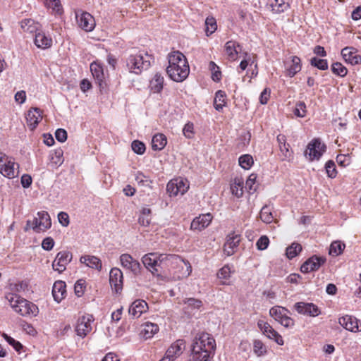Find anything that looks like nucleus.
Wrapping results in <instances>:
<instances>
[{
    "label": "nucleus",
    "mask_w": 361,
    "mask_h": 361,
    "mask_svg": "<svg viewBox=\"0 0 361 361\" xmlns=\"http://www.w3.org/2000/svg\"><path fill=\"white\" fill-rule=\"evenodd\" d=\"M169 66L166 73L175 82L185 80L190 73V68L186 57L179 51H173L168 55Z\"/></svg>",
    "instance_id": "nucleus-1"
},
{
    "label": "nucleus",
    "mask_w": 361,
    "mask_h": 361,
    "mask_svg": "<svg viewBox=\"0 0 361 361\" xmlns=\"http://www.w3.org/2000/svg\"><path fill=\"white\" fill-rule=\"evenodd\" d=\"M179 257L171 254H158L150 252L145 254L142 257V262L145 267L152 273L153 276H161L160 269L163 265H168V262L178 260Z\"/></svg>",
    "instance_id": "nucleus-2"
},
{
    "label": "nucleus",
    "mask_w": 361,
    "mask_h": 361,
    "mask_svg": "<svg viewBox=\"0 0 361 361\" xmlns=\"http://www.w3.org/2000/svg\"><path fill=\"white\" fill-rule=\"evenodd\" d=\"M153 59L151 55L144 52L134 51L126 59V66L131 73L140 74L142 71L147 70Z\"/></svg>",
    "instance_id": "nucleus-3"
},
{
    "label": "nucleus",
    "mask_w": 361,
    "mask_h": 361,
    "mask_svg": "<svg viewBox=\"0 0 361 361\" xmlns=\"http://www.w3.org/2000/svg\"><path fill=\"white\" fill-rule=\"evenodd\" d=\"M6 298L9 302L13 310L21 316L36 315L38 312V307L34 303L16 294L8 293L6 295Z\"/></svg>",
    "instance_id": "nucleus-4"
},
{
    "label": "nucleus",
    "mask_w": 361,
    "mask_h": 361,
    "mask_svg": "<svg viewBox=\"0 0 361 361\" xmlns=\"http://www.w3.org/2000/svg\"><path fill=\"white\" fill-rule=\"evenodd\" d=\"M288 309L281 306H274L269 310V314L276 322L286 328H291L294 326V320L287 315Z\"/></svg>",
    "instance_id": "nucleus-5"
},
{
    "label": "nucleus",
    "mask_w": 361,
    "mask_h": 361,
    "mask_svg": "<svg viewBox=\"0 0 361 361\" xmlns=\"http://www.w3.org/2000/svg\"><path fill=\"white\" fill-rule=\"evenodd\" d=\"M38 217L32 219V229L36 232L45 231L51 226V221L47 212L42 211L37 213Z\"/></svg>",
    "instance_id": "nucleus-6"
},
{
    "label": "nucleus",
    "mask_w": 361,
    "mask_h": 361,
    "mask_svg": "<svg viewBox=\"0 0 361 361\" xmlns=\"http://www.w3.org/2000/svg\"><path fill=\"white\" fill-rule=\"evenodd\" d=\"M94 321L93 316L87 314L78 318L75 331L81 338L85 337L92 331V323Z\"/></svg>",
    "instance_id": "nucleus-7"
},
{
    "label": "nucleus",
    "mask_w": 361,
    "mask_h": 361,
    "mask_svg": "<svg viewBox=\"0 0 361 361\" xmlns=\"http://www.w3.org/2000/svg\"><path fill=\"white\" fill-rule=\"evenodd\" d=\"M325 145L322 144L319 139H314L308 144L305 155H308L310 161L319 159L325 152Z\"/></svg>",
    "instance_id": "nucleus-8"
},
{
    "label": "nucleus",
    "mask_w": 361,
    "mask_h": 361,
    "mask_svg": "<svg viewBox=\"0 0 361 361\" xmlns=\"http://www.w3.org/2000/svg\"><path fill=\"white\" fill-rule=\"evenodd\" d=\"M120 262L122 267L129 269L133 275L138 276L141 274L142 267L140 263L134 259L129 254L125 253L120 256Z\"/></svg>",
    "instance_id": "nucleus-9"
},
{
    "label": "nucleus",
    "mask_w": 361,
    "mask_h": 361,
    "mask_svg": "<svg viewBox=\"0 0 361 361\" xmlns=\"http://www.w3.org/2000/svg\"><path fill=\"white\" fill-rule=\"evenodd\" d=\"M72 257V254L68 251L59 252L52 263L53 269L59 273L63 272L66 270V265L71 262Z\"/></svg>",
    "instance_id": "nucleus-10"
},
{
    "label": "nucleus",
    "mask_w": 361,
    "mask_h": 361,
    "mask_svg": "<svg viewBox=\"0 0 361 361\" xmlns=\"http://www.w3.org/2000/svg\"><path fill=\"white\" fill-rule=\"evenodd\" d=\"M326 262V258L314 255L307 259L301 266L300 271L302 273H309L318 270Z\"/></svg>",
    "instance_id": "nucleus-11"
},
{
    "label": "nucleus",
    "mask_w": 361,
    "mask_h": 361,
    "mask_svg": "<svg viewBox=\"0 0 361 361\" xmlns=\"http://www.w3.org/2000/svg\"><path fill=\"white\" fill-rule=\"evenodd\" d=\"M294 308L299 314L310 317H316L321 313L318 307L313 303L298 302L294 305Z\"/></svg>",
    "instance_id": "nucleus-12"
},
{
    "label": "nucleus",
    "mask_w": 361,
    "mask_h": 361,
    "mask_svg": "<svg viewBox=\"0 0 361 361\" xmlns=\"http://www.w3.org/2000/svg\"><path fill=\"white\" fill-rule=\"evenodd\" d=\"M109 283L112 290L119 293L123 289V273L118 268H112L109 273Z\"/></svg>",
    "instance_id": "nucleus-13"
},
{
    "label": "nucleus",
    "mask_w": 361,
    "mask_h": 361,
    "mask_svg": "<svg viewBox=\"0 0 361 361\" xmlns=\"http://www.w3.org/2000/svg\"><path fill=\"white\" fill-rule=\"evenodd\" d=\"M240 241V236L238 234L231 233L227 235L226 242L224 245V251L228 255L231 256L235 252Z\"/></svg>",
    "instance_id": "nucleus-14"
},
{
    "label": "nucleus",
    "mask_w": 361,
    "mask_h": 361,
    "mask_svg": "<svg viewBox=\"0 0 361 361\" xmlns=\"http://www.w3.org/2000/svg\"><path fill=\"white\" fill-rule=\"evenodd\" d=\"M42 111L39 108L33 107L28 110L26 114L27 125L30 130L36 128L39 122L42 120Z\"/></svg>",
    "instance_id": "nucleus-15"
},
{
    "label": "nucleus",
    "mask_w": 361,
    "mask_h": 361,
    "mask_svg": "<svg viewBox=\"0 0 361 361\" xmlns=\"http://www.w3.org/2000/svg\"><path fill=\"white\" fill-rule=\"evenodd\" d=\"M212 219V216L209 213L201 214L192 220L190 228L194 231H200L210 224Z\"/></svg>",
    "instance_id": "nucleus-16"
},
{
    "label": "nucleus",
    "mask_w": 361,
    "mask_h": 361,
    "mask_svg": "<svg viewBox=\"0 0 361 361\" xmlns=\"http://www.w3.org/2000/svg\"><path fill=\"white\" fill-rule=\"evenodd\" d=\"M357 52L356 49L346 47L341 50V55L346 62L352 65H357L361 63V56Z\"/></svg>",
    "instance_id": "nucleus-17"
},
{
    "label": "nucleus",
    "mask_w": 361,
    "mask_h": 361,
    "mask_svg": "<svg viewBox=\"0 0 361 361\" xmlns=\"http://www.w3.org/2000/svg\"><path fill=\"white\" fill-rule=\"evenodd\" d=\"M90 70L93 77L97 80V82L101 90L105 89L107 86L104 78L102 67L96 63L90 65Z\"/></svg>",
    "instance_id": "nucleus-18"
},
{
    "label": "nucleus",
    "mask_w": 361,
    "mask_h": 361,
    "mask_svg": "<svg viewBox=\"0 0 361 361\" xmlns=\"http://www.w3.org/2000/svg\"><path fill=\"white\" fill-rule=\"evenodd\" d=\"M338 323L346 330L352 332L359 331L357 320L350 315H345L338 319Z\"/></svg>",
    "instance_id": "nucleus-19"
},
{
    "label": "nucleus",
    "mask_w": 361,
    "mask_h": 361,
    "mask_svg": "<svg viewBox=\"0 0 361 361\" xmlns=\"http://www.w3.org/2000/svg\"><path fill=\"white\" fill-rule=\"evenodd\" d=\"M78 23L82 30L90 32L94 27V19L89 13H82L78 19Z\"/></svg>",
    "instance_id": "nucleus-20"
},
{
    "label": "nucleus",
    "mask_w": 361,
    "mask_h": 361,
    "mask_svg": "<svg viewBox=\"0 0 361 361\" xmlns=\"http://www.w3.org/2000/svg\"><path fill=\"white\" fill-rule=\"evenodd\" d=\"M66 284L64 281H57L52 287V295L56 302L59 303L66 296Z\"/></svg>",
    "instance_id": "nucleus-21"
},
{
    "label": "nucleus",
    "mask_w": 361,
    "mask_h": 361,
    "mask_svg": "<svg viewBox=\"0 0 361 361\" xmlns=\"http://www.w3.org/2000/svg\"><path fill=\"white\" fill-rule=\"evenodd\" d=\"M148 309L147 303L143 300L134 301L129 308V314L134 317H139Z\"/></svg>",
    "instance_id": "nucleus-22"
},
{
    "label": "nucleus",
    "mask_w": 361,
    "mask_h": 361,
    "mask_svg": "<svg viewBox=\"0 0 361 361\" xmlns=\"http://www.w3.org/2000/svg\"><path fill=\"white\" fill-rule=\"evenodd\" d=\"M185 348V342L183 340H178L168 348L165 355L172 361L175 357L179 356Z\"/></svg>",
    "instance_id": "nucleus-23"
},
{
    "label": "nucleus",
    "mask_w": 361,
    "mask_h": 361,
    "mask_svg": "<svg viewBox=\"0 0 361 361\" xmlns=\"http://www.w3.org/2000/svg\"><path fill=\"white\" fill-rule=\"evenodd\" d=\"M12 164H6L3 170H0V173L8 178H14L19 175V165L16 163L14 158L11 157Z\"/></svg>",
    "instance_id": "nucleus-24"
},
{
    "label": "nucleus",
    "mask_w": 361,
    "mask_h": 361,
    "mask_svg": "<svg viewBox=\"0 0 361 361\" xmlns=\"http://www.w3.org/2000/svg\"><path fill=\"white\" fill-rule=\"evenodd\" d=\"M268 5L275 13H283L290 7L288 0H268Z\"/></svg>",
    "instance_id": "nucleus-25"
},
{
    "label": "nucleus",
    "mask_w": 361,
    "mask_h": 361,
    "mask_svg": "<svg viewBox=\"0 0 361 361\" xmlns=\"http://www.w3.org/2000/svg\"><path fill=\"white\" fill-rule=\"evenodd\" d=\"M35 44L41 49H47L52 45V39L43 32H35Z\"/></svg>",
    "instance_id": "nucleus-26"
},
{
    "label": "nucleus",
    "mask_w": 361,
    "mask_h": 361,
    "mask_svg": "<svg viewBox=\"0 0 361 361\" xmlns=\"http://www.w3.org/2000/svg\"><path fill=\"white\" fill-rule=\"evenodd\" d=\"M80 262L85 264L90 268L95 269L98 271H100L102 268V261L96 256H82L80 259Z\"/></svg>",
    "instance_id": "nucleus-27"
},
{
    "label": "nucleus",
    "mask_w": 361,
    "mask_h": 361,
    "mask_svg": "<svg viewBox=\"0 0 361 361\" xmlns=\"http://www.w3.org/2000/svg\"><path fill=\"white\" fill-rule=\"evenodd\" d=\"M279 149L284 159L290 158L292 152L290 151V145L286 142V137L284 135L280 134L276 137Z\"/></svg>",
    "instance_id": "nucleus-28"
},
{
    "label": "nucleus",
    "mask_w": 361,
    "mask_h": 361,
    "mask_svg": "<svg viewBox=\"0 0 361 361\" xmlns=\"http://www.w3.org/2000/svg\"><path fill=\"white\" fill-rule=\"evenodd\" d=\"M301 68L300 59L296 56H292L290 65L286 68V75L292 78L301 71Z\"/></svg>",
    "instance_id": "nucleus-29"
},
{
    "label": "nucleus",
    "mask_w": 361,
    "mask_h": 361,
    "mask_svg": "<svg viewBox=\"0 0 361 361\" xmlns=\"http://www.w3.org/2000/svg\"><path fill=\"white\" fill-rule=\"evenodd\" d=\"M167 143L166 137L162 133H158L153 136L152 148L154 150H161Z\"/></svg>",
    "instance_id": "nucleus-30"
},
{
    "label": "nucleus",
    "mask_w": 361,
    "mask_h": 361,
    "mask_svg": "<svg viewBox=\"0 0 361 361\" xmlns=\"http://www.w3.org/2000/svg\"><path fill=\"white\" fill-rule=\"evenodd\" d=\"M164 77L159 73H157L150 81L149 87L154 93H159L163 89Z\"/></svg>",
    "instance_id": "nucleus-31"
},
{
    "label": "nucleus",
    "mask_w": 361,
    "mask_h": 361,
    "mask_svg": "<svg viewBox=\"0 0 361 361\" xmlns=\"http://www.w3.org/2000/svg\"><path fill=\"white\" fill-rule=\"evenodd\" d=\"M63 151L61 148H58L51 152L49 154V160L50 163L56 167L61 166L64 159L63 157Z\"/></svg>",
    "instance_id": "nucleus-32"
},
{
    "label": "nucleus",
    "mask_w": 361,
    "mask_h": 361,
    "mask_svg": "<svg viewBox=\"0 0 361 361\" xmlns=\"http://www.w3.org/2000/svg\"><path fill=\"white\" fill-rule=\"evenodd\" d=\"M158 331L159 326L157 324L151 322H147L145 323L143 326L142 334L145 339H148L152 337Z\"/></svg>",
    "instance_id": "nucleus-33"
},
{
    "label": "nucleus",
    "mask_w": 361,
    "mask_h": 361,
    "mask_svg": "<svg viewBox=\"0 0 361 361\" xmlns=\"http://www.w3.org/2000/svg\"><path fill=\"white\" fill-rule=\"evenodd\" d=\"M226 93L222 90H218L216 92L215 98L214 101V106L216 110L220 111L223 109V107L226 105Z\"/></svg>",
    "instance_id": "nucleus-34"
},
{
    "label": "nucleus",
    "mask_w": 361,
    "mask_h": 361,
    "mask_svg": "<svg viewBox=\"0 0 361 361\" xmlns=\"http://www.w3.org/2000/svg\"><path fill=\"white\" fill-rule=\"evenodd\" d=\"M238 47L239 44L234 41H228L226 43L225 49L230 60L234 61L236 59L238 55L236 48Z\"/></svg>",
    "instance_id": "nucleus-35"
},
{
    "label": "nucleus",
    "mask_w": 361,
    "mask_h": 361,
    "mask_svg": "<svg viewBox=\"0 0 361 361\" xmlns=\"http://www.w3.org/2000/svg\"><path fill=\"white\" fill-rule=\"evenodd\" d=\"M231 192L237 197H240L243 194V180L241 178H235L231 185Z\"/></svg>",
    "instance_id": "nucleus-36"
},
{
    "label": "nucleus",
    "mask_w": 361,
    "mask_h": 361,
    "mask_svg": "<svg viewBox=\"0 0 361 361\" xmlns=\"http://www.w3.org/2000/svg\"><path fill=\"white\" fill-rule=\"evenodd\" d=\"M39 24L32 19H25L21 21V28L27 32H37Z\"/></svg>",
    "instance_id": "nucleus-37"
},
{
    "label": "nucleus",
    "mask_w": 361,
    "mask_h": 361,
    "mask_svg": "<svg viewBox=\"0 0 361 361\" xmlns=\"http://www.w3.org/2000/svg\"><path fill=\"white\" fill-rule=\"evenodd\" d=\"M205 32L207 36L213 34L217 28L216 19L212 16H208L205 20Z\"/></svg>",
    "instance_id": "nucleus-38"
},
{
    "label": "nucleus",
    "mask_w": 361,
    "mask_h": 361,
    "mask_svg": "<svg viewBox=\"0 0 361 361\" xmlns=\"http://www.w3.org/2000/svg\"><path fill=\"white\" fill-rule=\"evenodd\" d=\"M259 215L261 220L266 224L271 223L274 219L271 208L267 205L262 208Z\"/></svg>",
    "instance_id": "nucleus-39"
},
{
    "label": "nucleus",
    "mask_w": 361,
    "mask_h": 361,
    "mask_svg": "<svg viewBox=\"0 0 361 361\" xmlns=\"http://www.w3.org/2000/svg\"><path fill=\"white\" fill-rule=\"evenodd\" d=\"M345 247V244L342 243L341 241H334L330 245L329 255L338 256L343 252Z\"/></svg>",
    "instance_id": "nucleus-40"
},
{
    "label": "nucleus",
    "mask_w": 361,
    "mask_h": 361,
    "mask_svg": "<svg viewBox=\"0 0 361 361\" xmlns=\"http://www.w3.org/2000/svg\"><path fill=\"white\" fill-rule=\"evenodd\" d=\"M302 250V246L297 243H292L286 248V256L288 259L294 258Z\"/></svg>",
    "instance_id": "nucleus-41"
},
{
    "label": "nucleus",
    "mask_w": 361,
    "mask_h": 361,
    "mask_svg": "<svg viewBox=\"0 0 361 361\" xmlns=\"http://www.w3.org/2000/svg\"><path fill=\"white\" fill-rule=\"evenodd\" d=\"M311 66L316 67L317 68L325 71L328 69V62L326 59H321L317 57H312L310 59Z\"/></svg>",
    "instance_id": "nucleus-42"
},
{
    "label": "nucleus",
    "mask_w": 361,
    "mask_h": 361,
    "mask_svg": "<svg viewBox=\"0 0 361 361\" xmlns=\"http://www.w3.org/2000/svg\"><path fill=\"white\" fill-rule=\"evenodd\" d=\"M331 71L334 74L341 77L345 76L348 73L347 68L339 62H336L332 64Z\"/></svg>",
    "instance_id": "nucleus-43"
},
{
    "label": "nucleus",
    "mask_w": 361,
    "mask_h": 361,
    "mask_svg": "<svg viewBox=\"0 0 361 361\" xmlns=\"http://www.w3.org/2000/svg\"><path fill=\"white\" fill-rule=\"evenodd\" d=\"M239 165L245 169H248L251 167V166L253 164V159L252 156L249 154H244L241 157H240L238 159Z\"/></svg>",
    "instance_id": "nucleus-44"
},
{
    "label": "nucleus",
    "mask_w": 361,
    "mask_h": 361,
    "mask_svg": "<svg viewBox=\"0 0 361 361\" xmlns=\"http://www.w3.org/2000/svg\"><path fill=\"white\" fill-rule=\"evenodd\" d=\"M293 113L297 117H305L307 113L305 103L304 102H298L295 105Z\"/></svg>",
    "instance_id": "nucleus-45"
},
{
    "label": "nucleus",
    "mask_w": 361,
    "mask_h": 361,
    "mask_svg": "<svg viewBox=\"0 0 361 361\" xmlns=\"http://www.w3.org/2000/svg\"><path fill=\"white\" fill-rule=\"evenodd\" d=\"M325 169L328 177L334 178L336 176L337 171L334 161H328L325 164Z\"/></svg>",
    "instance_id": "nucleus-46"
},
{
    "label": "nucleus",
    "mask_w": 361,
    "mask_h": 361,
    "mask_svg": "<svg viewBox=\"0 0 361 361\" xmlns=\"http://www.w3.org/2000/svg\"><path fill=\"white\" fill-rule=\"evenodd\" d=\"M86 288V282L83 279H79L76 281L74 290L75 293L78 297H81L84 293Z\"/></svg>",
    "instance_id": "nucleus-47"
},
{
    "label": "nucleus",
    "mask_w": 361,
    "mask_h": 361,
    "mask_svg": "<svg viewBox=\"0 0 361 361\" xmlns=\"http://www.w3.org/2000/svg\"><path fill=\"white\" fill-rule=\"evenodd\" d=\"M44 4L47 8H52L56 13H61L62 8L59 0H44Z\"/></svg>",
    "instance_id": "nucleus-48"
},
{
    "label": "nucleus",
    "mask_w": 361,
    "mask_h": 361,
    "mask_svg": "<svg viewBox=\"0 0 361 361\" xmlns=\"http://www.w3.org/2000/svg\"><path fill=\"white\" fill-rule=\"evenodd\" d=\"M185 304L186 305V309H191L193 310L195 309H199L202 305V302L200 300L195 298H188L185 301Z\"/></svg>",
    "instance_id": "nucleus-49"
},
{
    "label": "nucleus",
    "mask_w": 361,
    "mask_h": 361,
    "mask_svg": "<svg viewBox=\"0 0 361 361\" xmlns=\"http://www.w3.org/2000/svg\"><path fill=\"white\" fill-rule=\"evenodd\" d=\"M253 349L255 353L257 356L263 355L266 353V347L259 340H255L253 343Z\"/></svg>",
    "instance_id": "nucleus-50"
},
{
    "label": "nucleus",
    "mask_w": 361,
    "mask_h": 361,
    "mask_svg": "<svg viewBox=\"0 0 361 361\" xmlns=\"http://www.w3.org/2000/svg\"><path fill=\"white\" fill-rule=\"evenodd\" d=\"M133 151L137 154H142L145 152V145L142 142L134 140L131 144Z\"/></svg>",
    "instance_id": "nucleus-51"
},
{
    "label": "nucleus",
    "mask_w": 361,
    "mask_h": 361,
    "mask_svg": "<svg viewBox=\"0 0 361 361\" xmlns=\"http://www.w3.org/2000/svg\"><path fill=\"white\" fill-rule=\"evenodd\" d=\"M174 181L177 183V189L179 194L181 195H184L189 188V185L187 183L188 181L183 179H176Z\"/></svg>",
    "instance_id": "nucleus-52"
},
{
    "label": "nucleus",
    "mask_w": 361,
    "mask_h": 361,
    "mask_svg": "<svg viewBox=\"0 0 361 361\" xmlns=\"http://www.w3.org/2000/svg\"><path fill=\"white\" fill-rule=\"evenodd\" d=\"M183 133L184 136L188 139L194 137V125L191 122H188L183 127Z\"/></svg>",
    "instance_id": "nucleus-53"
},
{
    "label": "nucleus",
    "mask_w": 361,
    "mask_h": 361,
    "mask_svg": "<svg viewBox=\"0 0 361 361\" xmlns=\"http://www.w3.org/2000/svg\"><path fill=\"white\" fill-rule=\"evenodd\" d=\"M271 333H267L264 336H266L267 338L272 339L276 341V343L279 345H283V340L281 337V336L273 328H271Z\"/></svg>",
    "instance_id": "nucleus-54"
},
{
    "label": "nucleus",
    "mask_w": 361,
    "mask_h": 361,
    "mask_svg": "<svg viewBox=\"0 0 361 361\" xmlns=\"http://www.w3.org/2000/svg\"><path fill=\"white\" fill-rule=\"evenodd\" d=\"M135 180L137 182L138 184L146 186H149V184L152 183L149 178L145 175H144L142 172L137 173L135 176Z\"/></svg>",
    "instance_id": "nucleus-55"
},
{
    "label": "nucleus",
    "mask_w": 361,
    "mask_h": 361,
    "mask_svg": "<svg viewBox=\"0 0 361 361\" xmlns=\"http://www.w3.org/2000/svg\"><path fill=\"white\" fill-rule=\"evenodd\" d=\"M269 243V240L267 235L261 236L256 243L258 250H264L267 248Z\"/></svg>",
    "instance_id": "nucleus-56"
},
{
    "label": "nucleus",
    "mask_w": 361,
    "mask_h": 361,
    "mask_svg": "<svg viewBox=\"0 0 361 361\" xmlns=\"http://www.w3.org/2000/svg\"><path fill=\"white\" fill-rule=\"evenodd\" d=\"M231 271L228 265L224 266L217 273L220 279H228L230 277Z\"/></svg>",
    "instance_id": "nucleus-57"
},
{
    "label": "nucleus",
    "mask_w": 361,
    "mask_h": 361,
    "mask_svg": "<svg viewBox=\"0 0 361 361\" xmlns=\"http://www.w3.org/2000/svg\"><path fill=\"white\" fill-rule=\"evenodd\" d=\"M256 178H257V175L252 173L248 177L247 180H246V183H245L246 188H247L249 189V192L250 193H253L257 190L255 187V188L253 187L255 183Z\"/></svg>",
    "instance_id": "nucleus-58"
},
{
    "label": "nucleus",
    "mask_w": 361,
    "mask_h": 361,
    "mask_svg": "<svg viewBox=\"0 0 361 361\" xmlns=\"http://www.w3.org/2000/svg\"><path fill=\"white\" fill-rule=\"evenodd\" d=\"M4 338H5L6 341L11 345H12L17 352H20V350L23 348V345L19 341H16L12 337H11L6 334H4Z\"/></svg>",
    "instance_id": "nucleus-59"
},
{
    "label": "nucleus",
    "mask_w": 361,
    "mask_h": 361,
    "mask_svg": "<svg viewBox=\"0 0 361 361\" xmlns=\"http://www.w3.org/2000/svg\"><path fill=\"white\" fill-rule=\"evenodd\" d=\"M177 188V183L174 180L169 181L166 185V190L170 196H176L179 194Z\"/></svg>",
    "instance_id": "nucleus-60"
},
{
    "label": "nucleus",
    "mask_w": 361,
    "mask_h": 361,
    "mask_svg": "<svg viewBox=\"0 0 361 361\" xmlns=\"http://www.w3.org/2000/svg\"><path fill=\"white\" fill-rule=\"evenodd\" d=\"M54 240L51 237L45 238L42 242V247L47 251H50L54 246Z\"/></svg>",
    "instance_id": "nucleus-61"
},
{
    "label": "nucleus",
    "mask_w": 361,
    "mask_h": 361,
    "mask_svg": "<svg viewBox=\"0 0 361 361\" xmlns=\"http://www.w3.org/2000/svg\"><path fill=\"white\" fill-rule=\"evenodd\" d=\"M336 161L341 166H346L350 164V157L345 154H338L336 157Z\"/></svg>",
    "instance_id": "nucleus-62"
},
{
    "label": "nucleus",
    "mask_w": 361,
    "mask_h": 361,
    "mask_svg": "<svg viewBox=\"0 0 361 361\" xmlns=\"http://www.w3.org/2000/svg\"><path fill=\"white\" fill-rule=\"evenodd\" d=\"M257 326L262 331L264 335H265L267 333H271L270 331L272 326L269 323L263 320H259L257 322Z\"/></svg>",
    "instance_id": "nucleus-63"
},
{
    "label": "nucleus",
    "mask_w": 361,
    "mask_h": 361,
    "mask_svg": "<svg viewBox=\"0 0 361 361\" xmlns=\"http://www.w3.org/2000/svg\"><path fill=\"white\" fill-rule=\"evenodd\" d=\"M257 326L262 331L264 335H265L267 333H271L270 331L272 326L269 323L263 320H259L257 322Z\"/></svg>",
    "instance_id": "nucleus-64"
}]
</instances>
